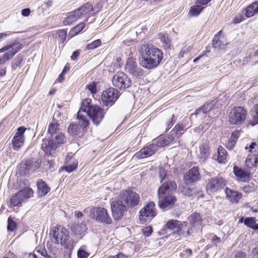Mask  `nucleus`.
Listing matches in <instances>:
<instances>
[{"label": "nucleus", "instance_id": "6ab92c4d", "mask_svg": "<svg viewBox=\"0 0 258 258\" xmlns=\"http://www.w3.org/2000/svg\"><path fill=\"white\" fill-rule=\"evenodd\" d=\"M156 147L152 143L141 149L134 155V157L138 159H143L152 156L156 152Z\"/></svg>", "mask_w": 258, "mask_h": 258}, {"label": "nucleus", "instance_id": "bb28decb", "mask_svg": "<svg viewBox=\"0 0 258 258\" xmlns=\"http://www.w3.org/2000/svg\"><path fill=\"white\" fill-rule=\"evenodd\" d=\"M179 226L177 227V231L173 234H177L178 236L175 238L179 239L181 237H187L189 235V229H187L188 223L187 222H180Z\"/></svg>", "mask_w": 258, "mask_h": 258}, {"label": "nucleus", "instance_id": "39448f33", "mask_svg": "<svg viewBox=\"0 0 258 258\" xmlns=\"http://www.w3.org/2000/svg\"><path fill=\"white\" fill-rule=\"evenodd\" d=\"M126 203L122 199L119 195L118 198L111 204L112 216L115 220H119L123 216L127 209Z\"/></svg>", "mask_w": 258, "mask_h": 258}, {"label": "nucleus", "instance_id": "052dcab7", "mask_svg": "<svg viewBox=\"0 0 258 258\" xmlns=\"http://www.w3.org/2000/svg\"><path fill=\"white\" fill-rule=\"evenodd\" d=\"M234 258H246V254L242 251H238L235 254Z\"/></svg>", "mask_w": 258, "mask_h": 258}, {"label": "nucleus", "instance_id": "8fccbe9b", "mask_svg": "<svg viewBox=\"0 0 258 258\" xmlns=\"http://www.w3.org/2000/svg\"><path fill=\"white\" fill-rule=\"evenodd\" d=\"M180 222V221L177 220H170L167 222L166 226L167 228L173 230L175 228H177Z\"/></svg>", "mask_w": 258, "mask_h": 258}, {"label": "nucleus", "instance_id": "4468645a", "mask_svg": "<svg viewBox=\"0 0 258 258\" xmlns=\"http://www.w3.org/2000/svg\"><path fill=\"white\" fill-rule=\"evenodd\" d=\"M41 148L46 155L54 157L56 155L57 144L54 142L53 138L42 140Z\"/></svg>", "mask_w": 258, "mask_h": 258}, {"label": "nucleus", "instance_id": "f257e3e1", "mask_svg": "<svg viewBox=\"0 0 258 258\" xmlns=\"http://www.w3.org/2000/svg\"><path fill=\"white\" fill-rule=\"evenodd\" d=\"M176 187L175 182L172 180H168L160 186L158 190V203L161 209L165 210L173 207L177 199L172 192Z\"/></svg>", "mask_w": 258, "mask_h": 258}, {"label": "nucleus", "instance_id": "a211bd4d", "mask_svg": "<svg viewBox=\"0 0 258 258\" xmlns=\"http://www.w3.org/2000/svg\"><path fill=\"white\" fill-rule=\"evenodd\" d=\"M190 121L189 119L185 118L175 126L170 133L172 136L174 137V140L178 139L179 137L183 134V132L191 126L189 124Z\"/></svg>", "mask_w": 258, "mask_h": 258}, {"label": "nucleus", "instance_id": "c9c22d12", "mask_svg": "<svg viewBox=\"0 0 258 258\" xmlns=\"http://www.w3.org/2000/svg\"><path fill=\"white\" fill-rule=\"evenodd\" d=\"M77 165L78 162L76 159L73 157H71L66 163L64 168L68 172L70 173L77 168Z\"/></svg>", "mask_w": 258, "mask_h": 258}, {"label": "nucleus", "instance_id": "72a5a7b5", "mask_svg": "<svg viewBox=\"0 0 258 258\" xmlns=\"http://www.w3.org/2000/svg\"><path fill=\"white\" fill-rule=\"evenodd\" d=\"M217 161L220 163H225L226 161L227 152L221 146H219L217 151Z\"/></svg>", "mask_w": 258, "mask_h": 258}, {"label": "nucleus", "instance_id": "cd10ccee", "mask_svg": "<svg viewBox=\"0 0 258 258\" xmlns=\"http://www.w3.org/2000/svg\"><path fill=\"white\" fill-rule=\"evenodd\" d=\"M81 17V16L80 12H78L77 10L71 11L68 13L67 18L65 20L63 21V24L64 25H71Z\"/></svg>", "mask_w": 258, "mask_h": 258}, {"label": "nucleus", "instance_id": "58836bf2", "mask_svg": "<svg viewBox=\"0 0 258 258\" xmlns=\"http://www.w3.org/2000/svg\"><path fill=\"white\" fill-rule=\"evenodd\" d=\"M216 102L214 100L211 101L209 103H206L202 105L201 107L204 110L205 112L207 114L208 116H210L211 112L215 109V105L216 104Z\"/></svg>", "mask_w": 258, "mask_h": 258}, {"label": "nucleus", "instance_id": "4d7b16f0", "mask_svg": "<svg viewBox=\"0 0 258 258\" xmlns=\"http://www.w3.org/2000/svg\"><path fill=\"white\" fill-rule=\"evenodd\" d=\"M142 232L146 237L149 236L153 232L152 228L151 226H147L143 229Z\"/></svg>", "mask_w": 258, "mask_h": 258}, {"label": "nucleus", "instance_id": "0e129e2a", "mask_svg": "<svg viewBox=\"0 0 258 258\" xmlns=\"http://www.w3.org/2000/svg\"><path fill=\"white\" fill-rule=\"evenodd\" d=\"M46 166H48L50 169H53L54 167V162L52 159H48L47 161Z\"/></svg>", "mask_w": 258, "mask_h": 258}, {"label": "nucleus", "instance_id": "b1692460", "mask_svg": "<svg viewBox=\"0 0 258 258\" xmlns=\"http://www.w3.org/2000/svg\"><path fill=\"white\" fill-rule=\"evenodd\" d=\"M246 18H250L258 14V1H255L247 5L243 10Z\"/></svg>", "mask_w": 258, "mask_h": 258}, {"label": "nucleus", "instance_id": "9b49d317", "mask_svg": "<svg viewBox=\"0 0 258 258\" xmlns=\"http://www.w3.org/2000/svg\"><path fill=\"white\" fill-rule=\"evenodd\" d=\"M155 204L153 202H150L140 212V220L145 223L149 222L156 214Z\"/></svg>", "mask_w": 258, "mask_h": 258}, {"label": "nucleus", "instance_id": "c756f323", "mask_svg": "<svg viewBox=\"0 0 258 258\" xmlns=\"http://www.w3.org/2000/svg\"><path fill=\"white\" fill-rule=\"evenodd\" d=\"M226 196L229 198V200L232 202L236 203L242 198V194L236 191H234L226 187L225 189Z\"/></svg>", "mask_w": 258, "mask_h": 258}, {"label": "nucleus", "instance_id": "423d86ee", "mask_svg": "<svg viewBox=\"0 0 258 258\" xmlns=\"http://www.w3.org/2000/svg\"><path fill=\"white\" fill-rule=\"evenodd\" d=\"M147 57H143L142 63L144 64H159L163 59V52L157 48H151L146 52Z\"/></svg>", "mask_w": 258, "mask_h": 258}, {"label": "nucleus", "instance_id": "864d4df0", "mask_svg": "<svg viewBox=\"0 0 258 258\" xmlns=\"http://www.w3.org/2000/svg\"><path fill=\"white\" fill-rule=\"evenodd\" d=\"M16 227V225L15 222L11 217H9L8 219V230L9 231H13L15 230Z\"/></svg>", "mask_w": 258, "mask_h": 258}, {"label": "nucleus", "instance_id": "680f3d73", "mask_svg": "<svg viewBox=\"0 0 258 258\" xmlns=\"http://www.w3.org/2000/svg\"><path fill=\"white\" fill-rule=\"evenodd\" d=\"M239 134H240V132L237 131L233 132L232 134V136L230 137L231 140H233L234 141H235V142H236L237 141V139L238 138Z\"/></svg>", "mask_w": 258, "mask_h": 258}, {"label": "nucleus", "instance_id": "5fc2aeb1", "mask_svg": "<svg viewBox=\"0 0 258 258\" xmlns=\"http://www.w3.org/2000/svg\"><path fill=\"white\" fill-rule=\"evenodd\" d=\"M158 173L160 179H161L160 182H162L166 177V171L164 168L160 167L159 168Z\"/></svg>", "mask_w": 258, "mask_h": 258}, {"label": "nucleus", "instance_id": "6e6552de", "mask_svg": "<svg viewBox=\"0 0 258 258\" xmlns=\"http://www.w3.org/2000/svg\"><path fill=\"white\" fill-rule=\"evenodd\" d=\"M226 184V181L221 176L213 177L207 180L206 189L208 192L213 193L223 188Z\"/></svg>", "mask_w": 258, "mask_h": 258}, {"label": "nucleus", "instance_id": "f3484780", "mask_svg": "<svg viewBox=\"0 0 258 258\" xmlns=\"http://www.w3.org/2000/svg\"><path fill=\"white\" fill-rule=\"evenodd\" d=\"M26 130V128L24 126H20L18 128L17 132L12 141L13 148L14 150H19L24 145L25 140L24 134Z\"/></svg>", "mask_w": 258, "mask_h": 258}, {"label": "nucleus", "instance_id": "7ed1b4c3", "mask_svg": "<svg viewBox=\"0 0 258 258\" xmlns=\"http://www.w3.org/2000/svg\"><path fill=\"white\" fill-rule=\"evenodd\" d=\"M52 237L51 241L55 244H60L63 246L65 252L69 257L74 248L76 242L72 239H69V232L66 228L61 225L53 227L49 233Z\"/></svg>", "mask_w": 258, "mask_h": 258}, {"label": "nucleus", "instance_id": "49530a36", "mask_svg": "<svg viewBox=\"0 0 258 258\" xmlns=\"http://www.w3.org/2000/svg\"><path fill=\"white\" fill-rule=\"evenodd\" d=\"M53 139L54 140V142L57 144V146L58 147L59 145L63 144L64 143L66 138L64 136V134L60 132L55 134L53 137Z\"/></svg>", "mask_w": 258, "mask_h": 258}, {"label": "nucleus", "instance_id": "4be33fe9", "mask_svg": "<svg viewBox=\"0 0 258 258\" xmlns=\"http://www.w3.org/2000/svg\"><path fill=\"white\" fill-rule=\"evenodd\" d=\"M200 178V175L197 167H194L184 175V179L187 183H192Z\"/></svg>", "mask_w": 258, "mask_h": 258}, {"label": "nucleus", "instance_id": "79ce46f5", "mask_svg": "<svg viewBox=\"0 0 258 258\" xmlns=\"http://www.w3.org/2000/svg\"><path fill=\"white\" fill-rule=\"evenodd\" d=\"M203 9L204 8L198 5H194L190 8L188 15L190 16H198Z\"/></svg>", "mask_w": 258, "mask_h": 258}, {"label": "nucleus", "instance_id": "13d9d810", "mask_svg": "<svg viewBox=\"0 0 258 258\" xmlns=\"http://www.w3.org/2000/svg\"><path fill=\"white\" fill-rule=\"evenodd\" d=\"M78 258H87L89 256V253L82 249H79L77 252Z\"/></svg>", "mask_w": 258, "mask_h": 258}, {"label": "nucleus", "instance_id": "09e8293b", "mask_svg": "<svg viewBox=\"0 0 258 258\" xmlns=\"http://www.w3.org/2000/svg\"><path fill=\"white\" fill-rule=\"evenodd\" d=\"M102 42L100 39H96L91 43L87 44L86 46V49L87 50L93 49L100 46Z\"/></svg>", "mask_w": 258, "mask_h": 258}, {"label": "nucleus", "instance_id": "ddd939ff", "mask_svg": "<svg viewBox=\"0 0 258 258\" xmlns=\"http://www.w3.org/2000/svg\"><path fill=\"white\" fill-rule=\"evenodd\" d=\"M93 217L96 221L103 224H110L112 223V219L107 210L102 207L96 208L93 214Z\"/></svg>", "mask_w": 258, "mask_h": 258}, {"label": "nucleus", "instance_id": "412c9836", "mask_svg": "<svg viewBox=\"0 0 258 258\" xmlns=\"http://www.w3.org/2000/svg\"><path fill=\"white\" fill-rule=\"evenodd\" d=\"M233 172L238 180L246 182L248 181L250 178L251 172L249 170H244L237 166H234Z\"/></svg>", "mask_w": 258, "mask_h": 258}, {"label": "nucleus", "instance_id": "2eb2a0df", "mask_svg": "<svg viewBox=\"0 0 258 258\" xmlns=\"http://www.w3.org/2000/svg\"><path fill=\"white\" fill-rule=\"evenodd\" d=\"M122 199L124 200L127 207L129 206L134 207L138 205L140 202L139 196L136 192L128 189L120 194Z\"/></svg>", "mask_w": 258, "mask_h": 258}, {"label": "nucleus", "instance_id": "7c9ffc66", "mask_svg": "<svg viewBox=\"0 0 258 258\" xmlns=\"http://www.w3.org/2000/svg\"><path fill=\"white\" fill-rule=\"evenodd\" d=\"M38 192L40 196H45L50 190L47 184L42 179H39L37 181Z\"/></svg>", "mask_w": 258, "mask_h": 258}, {"label": "nucleus", "instance_id": "603ef678", "mask_svg": "<svg viewBox=\"0 0 258 258\" xmlns=\"http://www.w3.org/2000/svg\"><path fill=\"white\" fill-rule=\"evenodd\" d=\"M245 15L244 16L242 14H238L233 18L232 23L236 24L242 22L245 20Z\"/></svg>", "mask_w": 258, "mask_h": 258}, {"label": "nucleus", "instance_id": "3c124183", "mask_svg": "<svg viewBox=\"0 0 258 258\" xmlns=\"http://www.w3.org/2000/svg\"><path fill=\"white\" fill-rule=\"evenodd\" d=\"M194 114L196 116H199L201 118H206L208 115L205 112L204 110L202 108V107L201 106L198 109H196ZM194 114H192L191 115H193Z\"/></svg>", "mask_w": 258, "mask_h": 258}, {"label": "nucleus", "instance_id": "1a4fd4ad", "mask_svg": "<svg viewBox=\"0 0 258 258\" xmlns=\"http://www.w3.org/2000/svg\"><path fill=\"white\" fill-rule=\"evenodd\" d=\"M79 124H71L68 127L69 133L73 136L81 137L83 136L85 128L89 125L88 119L78 118Z\"/></svg>", "mask_w": 258, "mask_h": 258}, {"label": "nucleus", "instance_id": "aec40b11", "mask_svg": "<svg viewBox=\"0 0 258 258\" xmlns=\"http://www.w3.org/2000/svg\"><path fill=\"white\" fill-rule=\"evenodd\" d=\"M169 134L167 136L160 137L153 141L152 143L156 147L157 151L159 148L163 147L168 145L170 143L174 141V137Z\"/></svg>", "mask_w": 258, "mask_h": 258}, {"label": "nucleus", "instance_id": "de8ad7c7", "mask_svg": "<svg viewBox=\"0 0 258 258\" xmlns=\"http://www.w3.org/2000/svg\"><path fill=\"white\" fill-rule=\"evenodd\" d=\"M58 40L60 43H63L67 35V31L66 29L58 30L57 32Z\"/></svg>", "mask_w": 258, "mask_h": 258}, {"label": "nucleus", "instance_id": "9d476101", "mask_svg": "<svg viewBox=\"0 0 258 258\" xmlns=\"http://www.w3.org/2000/svg\"><path fill=\"white\" fill-rule=\"evenodd\" d=\"M119 92L117 89L109 88L103 91L102 94V100L104 105L112 106L119 97Z\"/></svg>", "mask_w": 258, "mask_h": 258}, {"label": "nucleus", "instance_id": "c85d7f7f", "mask_svg": "<svg viewBox=\"0 0 258 258\" xmlns=\"http://www.w3.org/2000/svg\"><path fill=\"white\" fill-rule=\"evenodd\" d=\"M71 229L76 235H80L86 231L87 227L84 222L78 221L72 225Z\"/></svg>", "mask_w": 258, "mask_h": 258}, {"label": "nucleus", "instance_id": "a19ab883", "mask_svg": "<svg viewBox=\"0 0 258 258\" xmlns=\"http://www.w3.org/2000/svg\"><path fill=\"white\" fill-rule=\"evenodd\" d=\"M159 39L164 44V46L167 48L170 47V40L168 38V35L167 33H160L158 34Z\"/></svg>", "mask_w": 258, "mask_h": 258}, {"label": "nucleus", "instance_id": "e2e57ef3", "mask_svg": "<svg viewBox=\"0 0 258 258\" xmlns=\"http://www.w3.org/2000/svg\"><path fill=\"white\" fill-rule=\"evenodd\" d=\"M251 258H258V246L253 249L251 252Z\"/></svg>", "mask_w": 258, "mask_h": 258}, {"label": "nucleus", "instance_id": "69168bd1", "mask_svg": "<svg viewBox=\"0 0 258 258\" xmlns=\"http://www.w3.org/2000/svg\"><path fill=\"white\" fill-rule=\"evenodd\" d=\"M31 13L30 9L29 8L24 9L21 11V14L23 16L27 17Z\"/></svg>", "mask_w": 258, "mask_h": 258}, {"label": "nucleus", "instance_id": "37998d69", "mask_svg": "<svg viewBox=\"0 0 258 258\" xmlns=\"http://www.w3.org/2000/svg\"><path fill=\"white\" fill-rule=\"evenodd\" d=\"M86 26L85 22H81L71 29L70 33H72L73 36L78 35Z\"/></svg>", "mask_w": 258, "mask_h": 258}, {"label": "nucleus", "instance_id": "2f4dec72", "mask_svg": "<svg viewBox=\"0 0 258 258\" xmlns=\"http://www.w3.org/2000/svg\"><path fill=\"white\" fill-rule=\"evenodd\" d=\"M125 70L136 77H140L145 74L144 71L138 66H125Z\"/></svg>", "mask_w": 258, "mask_h": 258}, {"label": "nucleus", "instance_id": "473e14b6", "mask_svg": "<svg viewBox=\"0 0 258 258\" xmlns=\"http://www.w3.org/2000/svg\"><path fill=\"white\" fill-rule=\"evenodd\" d=\"M76 10L78 12H80L81 16H82L93 12L94 7L92 3L87 2Z\"/></svg>", "mask_w": 258, "mask_h": 258}, {"label": "nucleus", "instance_id": "bf43d9fd", "mask_svg": "<svg viewBox=\"0 0 258 258\" xmlns=\"http://www.w3.org/2000/svg\"><path fill=\"white\" fill-rule=\"evenodd\" d=\"M80 52L81 50L79 49H78L74 51L71 57V59L73 60H76L79 56Z\"/></svg>", "mask_w": 258, "mask_h": 258}, {"label": "nucleus", "instance_id": "a878e982", "mask_svg": "<svg viewBox=\"0 0 258 258\" xmlns=\"http://www.w3.org/2000/svg\"><path fill=\"white\" fill-rule=\"evenodd\" d=\"M210 154V148L207 143H202L200 146L199 157L201 163H205Z\"/></svg>", "mask_w": 258, "mask_h": 258}, {"label": "nucleus", "instance_id": "393cba45", "mask_svg": "<svg viewBox=\"0 0 258 258\" xmlns=\"http://www.w3.org/2000/svg\"><path fill=\"white\" fill-rule=\"evenodd\" d=\"M188 220L192 227L199 229L202 226V218L200 214L194 213L188 217Z\"/></svg>", "mask_w": 258, "mask_h": 258}, {"label": "nucleus", "instance_id": "f704fd0d", "mask_svg": "<svg viewBox=\"0 0 258 258\" xmlns=\"http://www.w3.org/2000/svg\"><path fill=\"white\" fill-rule=\"evenodd\" d=\"M59 124L56 122H52L50 123L48 127V133L50 135V138H52L55 134L59 132V128L58 127Z\"/></svg>", "mask_w": 258, "mask_h": 258}, {"label": "nucleus", "instance_id": "ea45409f", "mask_svg": "<svg viewBox=\"0 0 258 258\" xmlns=\"http://www.w3.org/2000/svg\"><path fill=\"white\" fill-rule=\"evenodd\" d=\"M23 201L21 197L18 195V193L17 192L10 199V206H19L21 205V203Z\"/></svg>", "mask_w": 258, "mask_h": 258}, {"label": "nucleus", "instance_id": "6e6d98bb", "mask_svg": "<svg viewBox=\"0 0 258 258\" xmlns=\"http://www.w3.org/2000/svg\"><path fill=\"white\" fill-rule=\"evenodd\" d=\"M86 87L92 94L96 93L97 92V84L95 82L88 85Z\"/></svg>", "mask_w": 258, "mask_h": 258}, {"label": "nucleus", "instance_id": "4c0bfd02", "mask_svg": "<svg viewBox=\"0 0 258 258\" xmlns=\"http://www.w3.org/2000/svg\"><path fill=\"white\" fill-rule=\"evenodd\" d=\"M18 195L21 196L23 200L30 198L33 194V190L28 187L24 188L17 192Z\"/></svg>", "mask_w": 258, "mask_h": 258}, {"label": "nucleus", "instance_id": "0eeeda50", "mask_svg": "<svg viewBox=\"0 0 258 258\" xmlns=\"http://www.w3.org/2000/svg\"><path fill=\"white\" fill-rule=\"evenodd\" d=\"M246 110L241 106L234 107L229 114V121L232 124H241L246 119Z\"/></svg>", "mask_w": 258, "mask_h": 258}, {"label": "nucleus", "instance_id": "774afa93", "mask_svg": "<svg viewBox=\"0 0 258 258\" xmlns=\"http://www.w3.org/2000/svg\"><path fill=\"white\" fill-rule=\"evenodd\" d=\"M175 120H176L174 114H172L171 120L167 124V127H168L167 129L168 130H169L173 125V124L175 122Z\"/></svg>", "mask_w": 258, "mask_h": 258}, {"label": "nucleus", "instance_id": "c03bdc74", "mask_svg": "<svg viewBox=\"0 0 258 258\" xmlns=\"http://www.w3.org/2000/svg\"><path fill=\"white\" fill-rule=\"evenodd\" d=\"M222 34V31L218 32L214 36L212 40V46L215 48H220L221 46V41L219 39L220 35Z\"/></svg>", "mask_w": 258, "mask_h": 258}, {"label": "nucleus", "instance_id": "a18cd8bd", "mask_svg": "<svg viewBox=\"0 0 258 258\" xmlns=\"http://www.w3.org/2000/svg\"><path fill=\"white\" fill-rule=\"evenodd\" d=\"M181 192L185 196L190 197L196 194L197 189L194 187H183L181 189Z\"/></svg>", "mask_w": 258, "mask_h": 258}, {"label": "nucleus", "instance_id": "f8f14e48", "mask_svg": "<svg viewBox=\"0 0 258 258\" xmlns=\"http://www.w3.org/2000/svg\"><path fill=\"white\" fill-rule=\"evenodd\" d=\"M112 83L116 88L124 89L131 86V81L124 73L118 72L113 77Z\"/></svg>", "mask_w": 258, "mask_h": 258}, {"label": "nucleus", "instance_id": "20e7f679", "mask_svg": "<svg viewBox=\"0 0 258 258\" xmlns=\"http://www.w3.org/2000/svg\"><path fill=\"white\" fill-rule=\"evenodd\" d=\"M23 48V45L18 40H15L12 43L7 45L0 49V53L5 52L2 56H0V64H4L13 56Z\"/></svg>", "mask_w": 258, "mask_h": 258}, {"label": "nucleus", "instance_id": "e433bc0d", "mask_svg": "<svg viewBox=\"0 0 258 258\" xmlns=\"http://www.w3.org/2000/svg\"><path fill=\"white\" fill-rule=\"evenodd\" d=\"M244 225L254 230H258V224L254 217H247L244 221Z\"/></svg>", "mask_w": 258, "mask_h": 258}, {"label": "nucleus", "instance_id": "f03ea898", "mask_svg": "<svg viewBox=\"0 0 258 258\" xmlns=\"http://www.w3.org/2000/svg\"><path fill=\"white\" fill-rule=\"evenodd\" d=\"M91 102L89 99L83 100L77 113V118L88 119L86 116L87 115L93 124L98 125L104 118L105 112L101 107L97 105H92Z\"/></svg>", "mask_w": 258, "mask_h": 258}, {"label": "nucleus", "instance_id": "dca6fc26", "mask_svg": "<svg viewBox=\"0 0 258 258\" xmlns=\"http://www.w3.org/2000/svg\"><path fill=\"white\" fill-rule=\"evenodd\" d=\"M40 165V163L38 160L29 159L26 160L24 164L20 165V170L24 175L29 174L38 169Z\"/></svg>", "mask_w": 258, "mask_h": 258}, {"label": "nucleus", "instance_id": "5701e85b", "mask_svg": "<svg viewBox=\"0 0 258 258\" xmlns=\"http://www.w3.org/2000/svg\"><path fill=\"white\" fill-rule=\"evenodd\" d=\"M245 165L249 169L258 167V151H253L248 155L245 160Z\"/></svg>", "mask_w": 258, "mask_h": 258}, {"label": "nucleus", "instance_id": "338daca9", "mask_svg": "<svg viewBox=\"0 0 258 258\" xmlns=\"http://www.w3.org/2000/svg\"><path fill=\"white\" fill-rule=\"evenodd\" d=\"M235 141H234L233 140H231V139L230 138V139L229 140V141H228V143L227 144V147L229 149H231L233 148V147L235 145Z\"/></svg>", "mask_w": 258, "mask_h": 258}]
</instances>
